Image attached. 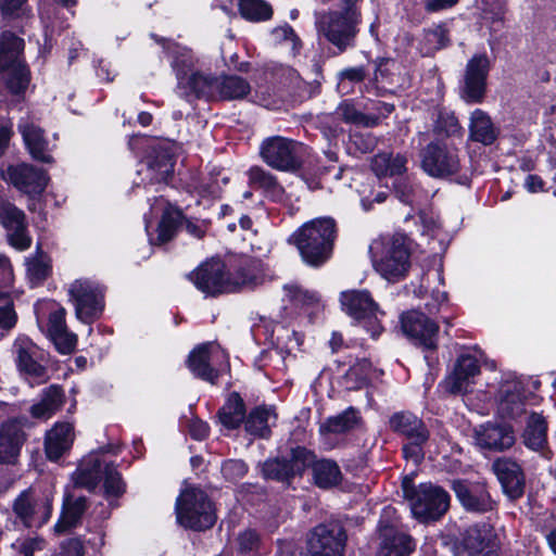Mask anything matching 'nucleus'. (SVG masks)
Instances as JSON below:
<instances>
[{"mask_svg": "<svg viewBox=\"0 0 556 556\" xmlns=\"http://www.w3.org/2000/svg\"><path fill=\"white\" fill-rule=\"evenodd\" d=\"M362 0H339L338 9L316 14L315 26L320 36L339 53L355 46L362 23Z\"/></svg>", "mask_w": 556, "mask_h": 556, "instance_id": "1", "label": "nucleus"}, {"mask_svg": "<svg viewBox=\"0 0 556 556\" xmlns=\"http://www.w3.org/2000/svg\"><path fill=\"white\" fill-rule=\"evenodd\" d=\"M336 238L334 219L321 217L305 223L292 235L291 240L306 264L319 267L331 257Z\"/></svg>", "mask_w": 556, "mask_h": 556, "instance_id": "2", "label": "nucleus"}, {"mask_svg": "<svg viewBox=\"0 0 556 556\" xmlns=\"http://www.w3.org/2000/svg\"><path fill=\"white\" fill-rule=\"evenodd\" d=\"M374 268L389 281L406 276L410 267V240L401 232L380 236L369 245Z\"/></svg>", "mask_w": 556, "mask_h": 556, "instance_id": "3", "label": "nucleus"}, {"mask_svg": "<svg viewBox=\"0 0 556 556\" xmlns=\"http://www.w3.org/2000/svg\"><path fill=\"white\" fill-rule=\"evenodd\" d=\"M402 489L413 516L420 522L438 521L450 508L451 496L438 484L425 482L415 485L410 478L405 477Z\"/></svg>", "mask_w": 556, "mask_h": 556, "instance_id": "4", "label": "nucleus"}, {"mask_svg": "<svg viewBox=\"0 0 556 556\" xmlns=\"http://www.w3.org/2000/svg\"><path fill=\"white\" fill-rule=\"evenodd\" d=\"M389 427L403 439L404 458L419 465L425 459V450L431 437L425 421L412 412L403 410L390 417Z\"/></svg>", "mask_w": 556, "mask_h": 556, "instance_id": "5", "label": "nucleus"}, {"mask_svg": "<svg viewBox=\"0 0 556 556\" xmlns=\"http://www.w3.org/2000/svg\"><path fill=\"white\" fill-rule=\"evenodd\" d=\"M175 511L178 523L194 531L207 530L216 521L212 501L204 491L194 486L180 493L176 500Z\"/></svg>", "mask_w": 556, "mask_h": 556, "instance_id": "6", "label": "nucleus"}, {"mask_svg": "<svg viewBox=\"0 0 556 556\" xmlns=\"http://www.w3.org/2000/svg\"><path fill=\"white\" fill-rule=\"evenodd\" d=\"M340 303L343 312L352 317L376 339L383 331L379 316L384 313L367 290H346L340 293Z\"/></svg>", "mask_w": 556, "mask_h": 556, "instance_id": "7", "label": "nucleus"}, {"mask_svg": "<svg viewBox=\"0 0 556 556\" xmlns=\"http://www.w3.org/2000/svg\"><path fill=\"white\" fill-rule=\"evenodd\" d=\"M54 493L52 490H24L13 503V511L26 528L39 529L52 515Z\"/></svg>", "mask_w": 556, "mask_h": 556, "instance_id": "8", "label": "nucleus"}, {"mask_svg": "<svg viewBox=\"0 0 556 556\" xmlns=\"http://www.w3.org/2000/svg\"><path fill=\"white\" fill-rule=\"evenodd\" d=\"M303 146L294 140L275 136L267 138L261 146V156L271 168L295 172L302 166Z\"/></svg>", "mask_w": 556, "mask_h": 556, "instance_id": "9", "label": "nucleus"}, {"mask_svg": "<svg viewBox=\"0 0 556 556\" xmlns=\"http://www.w3.org/2000/svg\"><path fill=\"white\" fill-rule=\"evenodd\" d=\"M68 292L79 320L91 324L100 317L104 308V290L98 283L77 279L70 286Z\"/></svg>", "mask_w": 556, "mask_h": 556, "instance_id": "10", "label": "nucleus"}, {"mask_svg": "<svg viewBox=\"0 0 556 556\" xmlns=\"http://www.w3.org/2000/svg\"><path fill=\"white\" fill-rule=\"evenodd\" d=\"M346 533L342 523L330 520L314 527L307 539L309 556H343Z\"/></svg>", "mask_w": 556, "mask_h": 556, "instance_id": "11", "label": "nucleus"}, {"mask_svg": "<svg viewBox=\"0 0 556 556\" xmlns=\"http://www.w3.org/2000/svg\"><path fill=\"white\" fill-rule=\"evenodd\" d=\"M13 354L18 370L37 384L46 383L49 379L47 367L43 365L46 355L29 338L20 336L13 344Z\"/></svg>", "mask_w": 556, "mask_h": 556, "instance_id": "12", "label": "nucleus"}, {"mask_svg": "<svg viewBox=\"0 0 556 556\" xmlns=\"http://www.w3.org/2000/svg\"><path fill=\"white\" fill-rule=\"evenodd\" d=\"M189 279L203 293L216 296L222 293L235 292L230 273L220 260H210L202 263L189 274Z\"/></svg>", "mask_w": 556, "mask_h": 556, "instance_id": "13", "label": "nucleus"}, {"mask_svg": "<svg viewBox=\"0 0 556 556\" xmlns=\"http://www.w3.org/2000/svg\"><path fill=\"white\" fill-rule=\"evenodd\" d=\"M401 326L405 336L414 344L427 351L438 348L439 325L425 313L410 311L402 315Z\"/></svg>", "mask_w": 556, "mask_h": 556, "instance_id": "14", "label": "nucleus"}, {"mask_svg": "<svg viewBox=\"0 0 556 556\" xmlns=\"http://www.w3.org/2000/svg\"><path fill=\"white\" fill-rule=\"evenodd\" d=\"M497 535L493 526L482 522L465 531L457 556H497Z\"/></svg>", "mask_w": 556, "mask_h": 556, "instance_id": "15", "label": "nucleus"}, {"mask_svg": "<svg viewBox=\"0 0 556 556\" xmlns=\"http://www.w3.org/2000/svg\"><path fill=\"white\" fill-rule=\"evenodd\" d=\"M490 61L486 54H476L467 63L460 96L467 103H481L486 89Z\"/></svg>", "mask_w": 556, "mask_h": 556, "instance_id": "16", "label": "nucleus"}, {"mask_svg": "<svg viewBox=\"0 0 556 556\" xmlns=\"http://www.w3.org/2000/svg\"><path fill=\"white\" fill-rule=\"evenodd\" d=\"M26 418H11L0 425V464L17 463L21 450L27 440Z\"/></svg>", "mask_w": 556, "mask_h": 556, "instance_id": "17", "label": "nucleus"}, {"mask_svg": "<svg viewBox=\"0 0 556 556\" xmlns=\"http://www.w3.org/2000/svg\"><path fill=\"white\" fill-rule=\"evenodd\" d=\"M422 168L433 177L454 175L459 169L457 153L445 144L429 143L422 152Z\"/></svg>", "mask_w": 556, "mask_h": 556, "instance_id": "18", "label": "nucleus"}, {"mask_svg": "<svg viewBox=\"0 0 556 556\" xmlns=\"http://www.w3.org/2000/svg\"><path fill=\"white\" fill-rule=\"evenodd\" d=\"M2 178L29 195L41 193L48 184L45 170L25 163L9 166L2 172Z\"/></svg>", "mask_w": 556, "mask_h": 556, "instance_id": "19", "label": "nucleus"}, {"mask_svg": "<svg viewBox=\"0 0 556 556\" xmlns=\"http://www.w3.org/2000/svg\"><path fill=\"white\" fill-rule=\"evenodd\" d=\"M265 265L262 260L253 256L235 258L229 267L233 291L243 288H255L264 282Z\"/></svg>", "mask_w": 556, "mask_h": 556, "instance_id": "20", "label": "nucleus"}, {"mask_svg": "<svg viewBox=\"0 0 556 556\" xmlns=\"http://www.w3.org/2000/svg\"><path fill=\"white\" fill-rule=\"evenodd\" d=\"M451 488L466 510L486 513L493 509L494 503L483 483H471L465 480H453Z\"/></svg>", "mask_w": 556, "mask_h": 556, "instance_id": "21", "label": "nucleus"}, {"mask_svg": "<svg viewBox=\"0 0 556 556\" xmlns=\"http://www.w3.org/2000/svg\"><path fill=\"white\" fill-rule=\"evenodd\" d=\"M178 226H185L191 235L198 238H202L204 235L202 227L191 220L185 219L181 211H164L161 220L157 223L156 237H153L151 233V224L146 219V229L152 244H163L172 240Z\"/></svg>", "mask_w": 556, "mask_h": 556, "instance_id": "22", "label": "nucleus"}, {"mask_svg": "<svg viewBox=\"0 0 556 556\" xmlns=\"http://www.w3.org/2000/svg\"><path fill=\"white\" fill-rule=\"evenodd\" d=\"M17 129L34 160L42 163L53 162L45 130L30 116L22 117L18 122Z\"/></svg>", "mask_w": 556, "mask_h": 556, "instance_id": "23", "label": "nucleus"}, {"mask_svg": "<svg viewBox=\"0 0 556 556\" xmlns=\"http://www.w3.org/2000/svg\"><path fill=\"white\" fill-rule=\"evenodd\" d=\"M480 374L478 359L469 354L460 355L455 364L453 372L446 378V389L452 394L468 392L476 376Z\"/></svg>", "mask_w": 556, "mask_h": 556, "instance_id": "24", "label": "nucleus"}, {"mask_svg": "<svg viewBox=\"0 0 556 556\" xmlns=\"http://www.w3.org/2000/svg\"><path fill=\"white\" fill-rule=\"evenodd\" d=\"M0 224L7 231L10 245L24 251L30 248L31 237L28 231V222L23 211H0Z\"/></svg>", "mask_w": 556, "mask_h": 556, "instance_id": "25", "label": "nucleus"}, {"mask_svg": "<svg viewBox=\"0 0 556 556\" xmlns=\"http://www.w3.org/2000/svg\"><path fill=\"white\" fill-rule=\"evenodd\" d=\"M493 469L510 498H518L525 491V475L519 464L510 458H500L494 462Z\"/></svg>", "mask_w": 556, "mask_h": 556, "instance_id": "26", "label": "nucleus"}, {"mask_svg": "<svg viewBox=\"0 0 556 556\" xmlns=\"http://www.w3.org/2000/svg\"><path fill=\"white\" fill-rule=\"evenodd\" d=\"M65 315L66 311L63 307L50 312L47 332L60 353L71 354L76 348L77 336L68 331Z\"/></svg>", "mask_w": 556, "mask_h": 556, "instance_id": "27", "label": "nucleus"}, {"mask_svg": "<svg viewBox=\"0 0 556 556\" xmlns=\"http://www.w3.org/2000/svg\"><path fill=\"white\" fill-rule=\"evenodd\" d=\"M476 441L481 448L504 451L514 445L515 434L510 426L486 424L476 430Z\"/></svg>", "mask_w": 556, "mask_h": 556, "instance_id": "28", "label": "nucleus"}, {"mask_svg": "<svg viewBox=\"0 0 556 556\" xmlns=\"http://www.w3.org/2000/svg\"><path fill=\"white\" fill-rule=\"evenodd\" d=\"M174 156L169 149L160 147L153 150L138 174L149 178L151 184L166 182L174 173Z\"/></svg>", "mask_w": 556, "mask_h": 556, "instance_id": "29", "label": "nucleus"}, {"mask_svg": "<svg viewBox=\"0 0 556 556\" xmlns=\"http://www.w3.org/2000/svg\"><path fill=\"white\" fill-rule=\"evenodd\" d=\"M381 546L377 556H408L415 549L413 538L393 526H379Z\"/></svg>", "mask_w": 556, "mask_h": 556, "instance_id": "30", "label": "nucleus"}, {"mask_svg": "<svg viewBox=\"0 0 556 556\" xmlns=\"http://www.w3.org/2000/svg\"><path fill=\"white\" fill-rule=\"evenodd\" d=\"M87 507L88 503L85 496L75 497L66 493L63 498L61 516L54 526V531L61 534L70 529L76 528L80 525Z\"/></svg>", "mask_w": 556, "mask_h": 556, "instance_id": "31", "label": "nucleus"}, {"mask_svg": "<svg viewBox=\"0 0 556 556\" xmlns=\"http://www.w3.org/2000/svg\"><path fill=\"white\" fill-rule=\"evenodd\" d=\"M74 428L70 422H58L47 432L45 450L50 460H58L72 445Z\"/></svg>", "mask_w": 556, "mask_h": 556, "instance_id": "32", "label": "nucleus"}, {"mask_svg": "<svg viewBox=\"0 0 556 556\" xmlns=\"http://www.w3.org/2000/svg\"><path fill=\"white\" fill-rule=\"evenodd\" d=\"M102 460L97 453H90L79 464L73 475L74 484L92 491L99 484L102 478Z\"/></svg>", "mask_w": 556, "mask_h": 556, "instance_id": "33", "label": "nucleus"}, {"mask_svg": "<svg viewBox=\"0 0 556 556\" xmlns=\"http://www.w3.org/2000/svg\"><path fill=\"white\" fill-rule=\"evenodd\" d=\"M468 127L469 139L485 146L492 144L498 136V129L494 126L489 114L480 109L471 113Z\"/></svg>", "mask_w": 556, "mask_h": 556, "instance_id": "34", "label": "nucleus"}, {"mask_svg": "<svg viewBox=\"0 0 556 556\" xmlns=\"http://www.w3.org/2000/svg\"><path fill=\"white\" fill-rule=\"evenodd\" d=\"M65 394L60 386L51 384L42 391L41 399L30 407V415L37 419L51 418L64 404Z\"/></svg>", "mask_w": 556, "mask_h": 556, "instance_id": "35", "label": "nucleus"}, {"mask_svg": "<svg viewBox=\"0 0 556 556\" xmlns=\"http://www.w3.org/2000/svg\"><path fill=\"white\" fill-rule=\"evenodd\" d=\"M187 365L195 377L212 384L216 383L219 374L210 364V348L207 344L194 349L188 356Z\"/></svg>", "mask_w": 556, "mask_h": 556, "instance_id": "36", "label": "nucleus"}, {"mask_svg": "<svg viewBox=\"0 0 556 556\" xmlns=\"http://www.w3.org/2000/svg\"><path fill=\"white\" fill-rule=\"evenodd\" d=\"M216 77L205 75L201 72H193L186 77L180 78L178 87L186 94H194L195 97H215L217 91Z\"/></svg>", "mask_w": 556, "mask_h": 556, "instance_id": "37", "label": "nucleus"}, {"mask_svg": "<svg viewBox=\"0 0 556 556\" xmlns=\"http://www.w3.org/2000/svg\"><path fill=\"white\" fill-rule=\"evenodd\" d=\"M407 159L402 154L382 152L376 154L370 162V168L378 178L399 176L406 170Z\"/></svg>", "mask_w": 556, "mask_h": 556, "instance_id": "38", "label": "nucleus"}, {"mask_svg": "<svg viewBox=\"0 0 556 556\" xmlns=\"http://www.w3.org/2000/svg\"><path fill=\"white\" fill-rule=\"evenodd\" d=\"M24 40L11 31L0 35V70L25 64L23 61Z\"/></svg>", "mask_w": 556, "mask_h": 556, "instance_id": "39", "label": "nucleus"}, {"mask_svg": "<svg viewBox=\"0 0 556 556\" xmlns=\"http://www.w3.org/2000/svg\"><path fill=\"white\" fill-rule=\"evenodd\" d=\"M245 405L239 393L232 392L218 410L220 424L227 429L238 428L245 419Z\"/></svg>", "mask_w": 556, "mask_h": 556, "instance_id": "40", "label": "nucleus"}, {"mask_svg": "<svg viewBox=\"0 0 556 556\" xmlns=\"http://www.w3.org/2000/svg\"><path fill=\"white\" fill-rule=\"evenodd\" d=\"M251 92L249 81L237 75H225L217 79V91L222 100H240Z\"/></svg>", "mask_w": 556, "mask_h": 556, "instance_id": "41", "label": "nucleus"}, {"mask_svg": "<svg viewBox=\"0 0 556 556\" xmlns=\"http://www.w3.org/2000/svg\"><path fill=\"white\" fill-rule=\"evenodd\" d=\"M164 48L173 58L172 66L177 75V80L190 75L195 64V59L190 49L180 47L177 43L162 40Z\"/></svg>", "mask_w": 556, "mask_h": 556, "instance_id": "42", "label": "nucleus"}, {"mask_svg": "<svg viewBox=\"0 0 556 556\" xmlns=\"http://www.w3.org/2000/svg\"><path fill=\"white\" fill-rule=\"evenodd\" d=\"M312 470L315 484L321 489L338 485L342 480L340 467L331 459H316Z\"/></svg>", "mask_w": 556, "mask_h": 556, "instance_id": "43", "label": "nucleus"}, {"mask_svg": "<svg viewBox=\"0 0 556 556\" xmlns=\"http://www.w3.org/2000/svg\"><path fill=\"white\" fill-rule=\"evenodd\" d=\"M547 422L545 418L536 413L531 414L523 432L525 444L538 451L546 443Z\"/></svg>", "mask_w": 556, "mask_h": 556, "instance_id": "44", "label": "nucleus"}, {"mask_svg": "<svg viewBox=\"0 0 556 556\" xmlns=\"http://www.w3.org/2000/svg\"><path fill=\"white\" fill-rule=\"evenodd\" d=\"M276 418L271 407L258 406L250 412L245 418V430L258 437H268L270 433L269 419Z\"/></svg>", "mask_w": 556, "mask_h": 556, "instance_id": "45", "label": "nucleus"}, {"mask_svg": "<svg viewBox=\"0 0 556 556\" xmlns=\"http://www.w3.org/2000/svg\"><path fill=\"white\" fill-rule=\"evenodd\" d=\"M450 43L448 29L445 24L433 25L424 30L420 40V50L425 55H430Z\"/></svg>", "mask_w": 556, "mask_h": 556, "instance_id": "46", "label": "nucleus"}, {"mask_svg": "<svg viewBox=\"0 0 556 556\" xmlns=\"http://www.w3.org/2000/svg\"><path fill=\"white\" fill-rule=\"evenodd\" d=\"M361 418L358 412L349 407L341 414L334 417H329L321 426L320 433H343L354 429L359 422Z\"/></svg>", "mask_w": 556, "mask_h": 556, "instance_id": "47", "label": "nucleus"}, {"mask_svg": "<svg viewBox=\"0 0 556 556\" xmlns=\"http://www.w3.org/2000/svg\"><path fill=\"white\" fill-rule=\"evenodd\" d=\"M498 412L505 418H517L525 412V403L516 384L503 390Z\"/></svg>", "mask_w": 556, "mask_h": 556, "instance_id": "48", "label": "nucleus"}, {"mask_svg": "<svg viewBox=\"0 0 556 556\" xmlns=\"http://www.w3.org/2000/svg\"><path fill=\"white\" fill-rule=\"evenodd\" d=\"M337 114L348 124L364 127H374L378 124V117L364 114L351 100L342 101L337 108Z\"/></svg>", "mask_w": 556, "mask_h": 556, "instance_id": "49", "label": "nucleus"}, {"mask_svg": "<svg viewBox=\"0 0 556 556\" xmlns=\"http://www.w3.org/2000/svg\"><path fill=\"white\" fill-rule=\"evenodd\" d=\"M0 74L8 89L14 94L24 92L29 84V71L25 64L8 66L7 70H0Z\"/></svg>", "mask_w": 556, "mask_h": 556, "instance_id": "50", "label": "nucleus"}, {"mask_svg": "<svg viewBox=\"0 0 556 556\" xmlns=\"http://www.w3.org/2000/svg\"><path fill=\"white\" fill-rule=\"evenodd\" d=\"M293 477L302 476L307 468H312L317 459L316 454L305 446H295L290 450L287 458Z\"/></svg>", "mask_w": 556, "mask_h": 556, "instance_id": "51", "label": "nucleus"}, {"mask_svg": "<svg viewBox=\"0 0 556 556\" xmlns=\"http://www.w3.org/2000/svg\"><path fill=\"white\" fill-rule=\"evenodd\" d=\"M263 473L265 478L280 482H287L293 478L287 457L267 459L263 465Z\"/></svg>", "mask_w": 556, "mask_h": 556, "instance_id": "52", "label": "nucleus"}, {"mask_svg": "<svg viewBox=\"0 0 556 556\" xmlns=\"http://www.w3.org/2000/svg\"><path fill=\"white\" fill-rule=\"evenodd\" d=\"M241 15L250 21L268 20L271 16V8L263 0H239Z\"/></svg>", "mask_w": 556, "mask_h": 556, "instance_id": "53", "label": "nucleus"}, {"mask_svg": "<svg viewBox=\"0 0 556 556\" xmlns=\"http://www.w3.org/2000/svg\"><path fill=\"white\" fill-rule=\"evenodd\" d=\"M102 475L104 476V489L108 495L121 496L125 492L122 476L113 464H106Z\"/></svg>", "mask_w": 556, "mask_h": 556, "instance_id": "54", "label": "nucleus"}, {"mask_svg": "<svg viewBox=\"0 0 556 556\" xmlns=\"http://www.w3.org/2000/svg\"><path fill=\"white\" fill-rule=\"evenodd\" d=\"M51 273V265L43 257H35L27 262V275L33 285H40Z\"/></svg>", "mask_w": 556, "mask_h": 556, "instance_id": "55", "label": "nucleus"}, {"mask_svg": "<svg viewBox=\"0 0 556 556\" xmlns=\"http://www.w3.org/2000/svg\"><path fill=\"white\" fill-rule=\"evenodd\" d=\"M481 10L483 17L491 23H503L506 3L504 0H481Z\"/></svg>", "mask_w": 556, "mask_h": 556, "instance_id": "56", "label": "nucleus"}, {"mask_svg": "<svg viewBox=\"0 0 556 556\" xmlns=\"http://www.w3.org/2000/svg\"><path fill=\"white\" fill-rule=\"evenodd\" d=\"M434 129L439 135H445L447 137L459 136L462 134V126L458 119L450 114L440 115Z\"/></svg>", "mask_w": 556, "mask_h": 556, "instance_id": "57", "label": "nucleus"}, {"mask_svg": "<svg viewBox=\"0 0 556 556\" xmlns=\"http://www.w3.org/2000/svg\"><path fill=\"white\" fill-rule=\"evenodd\" d=\"M238 547L240 553L250 554L256 552L261 544L260 535L256 531L248 529L238 535Z\"/></svg>", "mask_w": 556, "mask_h": 556, "instance_id": "58", "label": "nucleus"}, {"mask_svg": "<svg viewBox=\"0 0 556 556\" xmlns=\"http://www.w3.org/2000/svg\"><path fill=\"white\" fill-rule=\"evenodd\" d=\"M248 467L243 460L229 459L224 462L222 472L228 480L236 481L245 476Z\"/></svg>", "mask_w": 556, "mask_h": 556, "instance_id": "59", "label": "nucleus"}, {"mask_svg": "<svg viewBox=\"0 0 556 556\" xmlns=\"http://www.w3.org/2000/svg\"><path fill=\"white\" fill-rule=\"evenodd\" d=\"M372 366L369 359H358L353 366L350 367L346 376L355 379L359 384L366 383L370 377Z\"/></svg>", "mask_w": 556, "mask_h": 556, "instance_id": "60", "label": "nucleus"}, {"mask_svg": "<svg viewBox=\"0 0 556 556\" xmlns=\"http://www.w3.org/2000/svg\"><path fill=\"white\" fill-rule=\"evenodd\" d=\"M17 320L13 303L10 302L5 306L0 307V338L4 336V331L12 329Z\"/></svg>", "mask_w": 556, "mask_h": 556, "instance_id": "61", "label": "nucleus"}, {"mask_svg": "<svg viewBox=\"0 0 556 556\" xmlns=\"http://www.w3.org/2000/svg\"><path fill=\"white\" fill-rule=\"evenodd\" d=\"M249 177L252 184H257L265 189L273 188L276 185L275 177L261 167H252L249 172Z\"/></svg>", "mask_w": 556, "mask_h": 556, "instance_id": "62", "label": "nucleus"}, {"mask_svg": "<svg viewBox=\"0 0 556 556\" xmlns=\"http://www.w3.org/2000/svg\"><path fill=\"white\" fill-rule=\"evenodd\" d=\"M45 545L46 541L42 538H28L20 544L18 553L21 556H34L35 552L42 551Z\"/></svg>", "mask_w": 556, "mask_h": 556, "instance_id": "63", "label": "nucleus"}, {"mask_svg": "<svg viewBox=\"0 0 556 556\" xmlns=\"http://www.w3.org/2000/svg\"><path fill=\"white\" fill-rule=\"evenodd\" d=\"M62 556H85L84 543L78 538H72L61 544Z\"/></svg>", "mask_w": 556, "mask_h": 556, "instance_id": "64", "label": "nucleus"}]
</instances>
